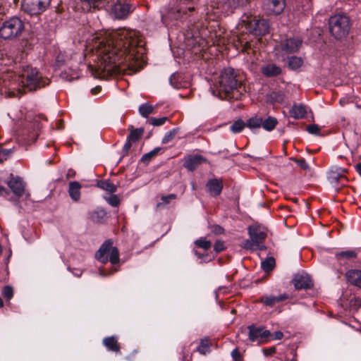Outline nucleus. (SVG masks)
I'll return each instance as SVG.
<instances>
[{
    "mask_svg": "<svg viewBox=\"0 0 361 361\" xmlns=\"http://www.w3.org/2000/svg\"><path fill=\"white\" fill-rule=\"evenodd\" d=\"M133 30H97L86 39L85 59L97 72L120 73L126 68L134 72L141 68L135 48L142 46Z\"/></svg>",
    "mask_w": 361,
    "mask_h": 361,
    "instance_id": "f257e3e1",
    "label": "nucleus"
},
{
    "mask_svg": "<svg viewBox=\"0 0 361 361\" xmlns=\"http://www.w3.org/2000/svg\"><path fill=\"white\" fill-rule=\"evenodd\" d=\"M240 33L237 36L238 42L242 48V51L249 54L252 44L247 37H244V32H249L254 36H262L267 34L269 29V23L266 19L257 18L251 14L244 13L236 26Z\"/></svg>",
    "mask_w": 361,
    "mask_h": 361,
    "instance_id": "f03ea898",
    "label": "nucleus"
},
{
    "mask_svg": "<svg viewBox=\"0 0 361 361\" xmlns=\"http://www.w3.org/2000/svg\"><path fill=\"white\" fill-rule=\"evenodd\" d=\"M195 0H171L167 6L161 11V20L166 25H170L173 21L183 18L187 11L194 10V6L188 5Z\"/></svg>",
    "mask_w": 361,
    "mask_h": 361,
    "instance_id": "7ed1b4c3",
    "label": "nucleus"
},
{
    "mask_svg": "<svg viewBox=\"0 0 361 361\" xmlns=\"http://www.w3.org/2000/svg\"><path fill=\"white\" fill-rule=\"evenodd\" d=\"M218 84L216 90L212 89V92L214 96L223 99L229 93L238 88L240 85V81L237 78V74L234 69L227 68L221 71Z\"/></svg>",
    "mask_w": 361,
    "mask_h": 361,
    "instance_id": "20e7f679",
    "label": "nucleus"
},
{
    "mask_svg": "<svg viewBox=\"0 0 361 361\" xmlns=\"http://www.w3.org/2000/svg\"><path fill=\"white\" fill-rule=\"evenodd\" d=\"M248 234L250 239L243 243L242 247L252 251L266 250V246L264 245V241L267 236L265 228L253 224L248 227Z\"/></svg>",
    "mask_w": 361,
    "mask_h": 361,
    "instance_id": "39448f33",
    "label": "nucleus"
},
{
    "mask_svg": "<svg viewBox=\"0 0 361 361\" xmlns=\"http://www.w3.org/2000/svg\"><path fill=\"white\" fill-rule=\"evenodd\" d=\"M22 77L23 87L30 91L42 88L49 83V79L44 78L37 68L27 67L23 71Z\"/></svg>",
    "mask_w": 361,
    "mask_h": 361,
    "instance_id": "423d86ee",
    "label": "nucleus"
},
{
    "mask_svg": "<svg viewBox=\"0 0 361 361\" xmlns=\"http://www.w3.org/2000/svg\"><path fill=\"white\" fill-rule=\"evenodd\" d=\"M331 34L336 39H342L347 36L350 30V20L342 14L331 16L329 21Z\"/></svg>",
    "mask_w": 361,
    "mask_h": 361,
    "instance_id": "0eeeda50",
    "label": "nucleus"
},
{
    "mask_svg": "<svg viewBox=\"0 0 361 361\" xmlns=\"http://www.w3.org/2000/svg\"><path fill=\"white\" fill-rule=\"evenodd\" d=\"M24 29L23 21L13 17L3 23L0 27V36L5 39H10L20 35Z\"/></svg>",
    "mask_w": 361,
    "mask_h": 361,
    "instance_id": "6e6552de",
    "label": "nucleus"
},
{
    "mask_svg": "<svg viewBox=\"0 0 361 361\" xmlns=\"http://www.w3.org/2000/svg\"><path fill=\"white\" fill-rule=\"evenodd\" d=\"M111 240L105 241L96 254V258L100 262L106 264L109 261L112 264H116L119 262V252L116 247H114Z\"/></svg>",
    "mask_w": 361,
    "mask_h": 361,
    "instance_id": "1a4fd4ad",
    "label": "nucleus"
},
{
    "mask_svg": "<svg viewBox=\"0 0 361 361\" xmlns=\"http://www.w3.org/2000/svg\"><path fill=\"white\" fill-rule=\"evenodd\" d=\"M11 77L9 73H4L0 76V93L10 97H19L23 94V91L20 88H17L16 79L10 80Z\"/></svg>",
    "mask_w": 361,
    "mask_h": 361,
    "instance_id": "9d476101",
    "label": "nucleus"
},
{
    "mask_svg": "<svg viewBox=\"0 0 361 361\" xmlns=\"http://www.w3.org/2000/svg\"><path fill=\"white\" fill-rule=\"evenodd\" d=\"M51 0H23L22 9L28 15L37 16L49 6Z\"/></svg>",
    "mask_w": 361,
    "mask_h": 361,
    "instance_id": "9b49d317",
    "label": "nucleus"
},
{
    "mask_svg": "<svg viewBox=\"0 0 361 361\" xmlns=\"http://www.w3.org/2000/svg\"><path fill=\"white\" fill-rule=\"evenodd\" d=\"M248 0H216L212 6L216 9L214 13L219 16H226L232 13L238 6L244 5Z\"/></svg>",
    "mask_w": 361,
    "mask_h": 361,
    "instance_id": "f8f14e48",
    "label": "nucleus"
},
{
    "mask_svg": "<svg viewBox=\"0 0 361 361\" xmlns=\"http://www.w3.org/2000/svg\"><path fill=\"white\" fill-rule=\"evenodd\" d=\"M302 39L299 37H287L281 40L279 51L282 54H290L297 52L301 47Z\"/></svg>",
    "mask_w": 361,
    "mask_h": 361,
    "instance_id": "ddd939ff",
    "label": "nucleus"
},
{
    "mask_svg": "<svg viewBox=\"0 0 361 361\" xmlns=\"http://www.w3.org/2000/svg\"><path fill=\"white\" fill-rule=\"evenodd\" d=\"M286 7V0H263L262 9L267 15H279Z\"/></svg>",
    "mask_w": 361,
    "mask_h": 361,
    "instance_id": "4468645a",
    "label": "nucleus"
},
{
    "mask_svg": "<svg viewBox=\"0 0 361 361\" xmlns=\"http://www.w3.org/2000/svg\"><path fill=\"white\" fill-rule=\"evenodd\" d=\"M248 329L249 339L252 342L257 341L262 343L266 341L270 336V331L264 329V328L261 326L251 325L248 326Z\"/></svg>",
    "mask_w": 361,
    "mask_h": 361,
    "instance_id": "2eb2a0df",
    "label": "nucleus"
},
{
    "mask_svg": "<svg viewBox=\"0 0 361 361\" xmlns=\"http://www.w3.org/2000/svg\"><path fill=\"white\" fill-rule=\"evenodd\" d=\"M6 184L16 196L21 197L23 195L25 183L20 177L18 176H14L13 174H11L9 179L6 181Z\"/></svg>",
    "mask_w": 361,
    "mask_h": 361,
    "instance_id": "dca6fc26",
    "label": "nucleus"
},
{
    "mask_svg": "<svg viewBox=\"0 0 361 361\" xmlns=\"http://www.w3.org/2000/svg\"><path fill=\"white\" fill-rule=\"evenodd\" d=\"M132 11V6L126 0H118L112 8V12L118 19L126 18Z\"/></svg>",
    "mask_w": 361,
    "mask_h": 361,
    "instance_id": "f3484780",
    "label": "nucleus"
},
{
    "mask_svg": "<svg viewBox=\"0 0 361 361\" xmlns=\"http://www.w3.org/2000/svg\"><path fill=\"white\" fill-rule=\"evenodd\" d=\"M76 4L73 6L75 10L89 11L92 8H99L103 6L109 0H75Z\"/></svg>",
    "mask_w": 361,
    "mask_h": 361,
    "instance_id": "a211bd4d",
    "label": "nucleus"
},
{
    "mask_svg": "<svg viewBox=\"0 0 361 361\" xmlns=\"http://www.w3.org/2000/svg\"><path fill=\"white\" fill-rule=\"evenodd\" d=\"M294 287L299 289H307L312 286V281L306 273H299L295 275L293 279Z\"/></svg>",
    "mask_w": 361,
    "mask_h": 361,
    "instance_id": "6ab92c4d",
    "label": "nucleus"
},
{
    "mask_svg": "<svg viewBox=\"0 0 361 361\" xmlns=\"http://www.w3.org/2000/svg\"><path fill=\"white\" fill-rule=\"evenodd\" d=\"M207 159L201 155L189 156L185 159L184 166L189 171H194Z\"/></svg>",
    "mask_w": 361,
    "mask_h": 361,
    "instance_id": "aec40b11",
    "label": "nucleus"
},
{
    "mask_svg": "<svg viewBox=\"0 0 361 361\" xmlns=\"http://www.w3.org/2000/svg\"><path fill=\"white\" fill-rule=\"evenodd\" d=\"M288 298L286 294H281L278 296L265 295L261 298L260 301L265 305L273 307L276 303L283 301Z\"/></svg>",
    "mask_w": 361,
    "mask_h": 361,
    "instance_id": "412c9836",
    "label": "nucleus"
},
{
    "mask_svg": "<svg viewBox=\"0 0 361 361\" xmlns=\"http://www.w3.org/2000/svg\"><path fill=\"white\" fill-rule=\"evenodd\" d=\"M206 186L209 192L213 196L219 195L223 188L222 183L217 179L210 180Z\"/></svg>",
    "mask_w": 361,
    "mask_h": 361,
    "instance_id": "4be33fe9",
    "label": "nucleus"
},
{
    "mask_svg": "<svg viewBox=\"0 0 361 361\" xmlns=\"http://www.w3.org/2000/svg\"><path fill=\"white\" fill-rule=\"evenodd\" d=\"M80 189L81 185L78 182L73 181L69 183L68 194L73 201L78 202L80 200Z\"/></svg>",
    "mask_w": 361,
    "mask_h": 361,
    "instance_id": "5701e85b",
    "label": "nucleus"
},
{
    "mask_svg": "<svg viewBox=\"0 0 361 361\" xmlns=\"http://www.w3.org/2000/svg\"><path fill=\"white\" fill-rule=\"evenodd\" d=\"M348 281L353 285L361 288V271L349 270L346 273Z\"/></svg>",
    "mask_w": 361,
    "mask_h": 361,
    "instance_id": "b1692460",
    "label": "nucleus"
},
{
    "mask_svg": "<svg viewBox=\"0 0 361 361\" xmlns=\"http://www.w3.org/2000/svg\"><path fill=\"white\" fill-rule=\"evenodd\" d=\"M262 72L267 77H272L279 75L281 72V69L275 64L269 63L262 67Z\"/></svg>",
    "mask_w": 361,
    "mask_h": 361,
    "instance_id": "393cba45",
    "label": "nucleus"
},
{
    "mask_svg": "<svg viewBox=\"0 0 361 361\" xmlns=\"http://www.w3.org/2000/svg\"><path fill=\"white\" fill-rule=\"evenodd\" d=\"M328 178L331 184L338 185L341 184L343 185L345 182L347 180L346 177L342 173L338 171H331L329 173Z\"/></svg>",
    "mask_w": 361,
    "mask_h": 361,
    "instance_id": "a878e982",
    "label": "nucleus"
},
{
    "mask_svg": "<svg viewBox=\"0 0 361 361\" xmlns=\"http://www.w3.org/2000/svg\"><path fill=\"white\" fill-rule=\"evenodd\" d=\"M103 344L109 350L118 352L120 350L117 339L114 336L105 338L103 340Z\"/></svg>",
    "mask_w": 361,
    "mask_h": 361,
    "instance_id": "bb28decb",
    "label": "nucleus"
},
{
    "mask_svg": "<svg viewBox=\"0 0 361 361\" xmlns=\"http://www.w3.org/2000/svg\"><path fill=\"white\" fill-rule=\"evenodd\" d=\"M262 124V118L261 117H252L247 120L246 127L250 128L251 130L255 131L257 129L260 128Z\"/></svg>",
    "mask_w": 361,
    "mask_h": 361,
    "instance_id": "cd10ccee",
    "label": "nucleus"
},
{
    "mask_svg": "<svg viewBox=\"0 0 361 361\" xmlns=\"http://www.w3.org/2000/svg\"><path fill=\"white\" fill-rule=\"evenodd\" d=\"M290 114L293 118H294L295 119L302 118L305 116L306 111L303 106L295 105L290 110Z\"/></svg>",
    "mask_w": 361,
    "mask_h": 361,
    "instance_id": "c85d7f7f",
    "label": "nucleus"
},
{
    "mask_svg": "<svg viewBox=\"0 0 361 361\" xmlns=\"http://www.w3.org/2000/svg\"><path fill=\"white\" fill-rule=\"evenodd\" d=\"M277 123L278 121L276 118L271 116H269L265 120L262 119V127L267 131H271L275 128Z\"/></svg>",
    "mask_w": 361,
    "mask_h": 361,
    "instance_id": "c756f323",
    "label": "nucleus"
},
{
    "mask_svg": "<svg viewBox=\"0 0 361 361\" xmlns=\"http://www.w3.org/2000/svg\"><path fill=\"white\" fill-rule=\"evenodd\" d=\"M357 257V253L355 250H345L337 252L336 254V257L338 260L341 259H350L355 258Z\"/></svg>",
    "mask_w": 361,
    "mask_h": 361,
    "instance_id": "7c9ffc66",
    "label": "nucleus"
},
{
    "mask_svg": "<svg viewBox=\"0 0 361 361\" xmlns=\"http://www.w3.org/2000/svg\"><path fill=\"white\" fill-rule=\"evenodd\" d=\"M154 111V107L148 103L142 104L139 107V113L140 114L147 118L149 114H152Z\"/></svg>",
    "mask_w": 361,
    "mask_h": 361,
    "instance_id": "2f4dec72",
    "label": "nucleus"
},
{
    "mask_svg": "<svg viewBox=\"0 0 361 361\" xmlns=\"http://www.w3.org/2000/svg\"><path fill=\"white\" fill-rule=\"evenodd\" d=\"M246 126V123L243 120L239 119L235 121L231 126L230 130L233 133H240Z\"/></svg>",
    "mask_w": 361,
    "mask_h": 361,
    "instance_id": "473e14b6",
    "label": "nucleus"
},
{
    "mask_svg": "<svg viewBox=\"0 0 361 361\" xmlns=\"http://www.w3.org/2000/svg\"><path fill=\"white\" fill-rule=\"evenodd\" d=\"M98 186L109 192H115L116 191V186L109 180H102L98 183Z\"/></svg>",
    "mask_w": 361,
    "mask_h": 361,
    "instance_id": "72a5a7b5",
    "label": "nucleus"
},
{
    "mask_svg": "<svg viewBox=\"0 0 361 361\" xmlns=\"http://www.w3.org/2000/svg\"><path fill=\"white\" fill-rule=\"evenodd\" d=\"M302 63V59L297 56H291L288 59V66L292 70H296L299 68Z\"/></svg>",
    "mask_w": 361,
    "mask_h": 361,
    "instance_id": "f704fd0d",
    "label": "nucleus"
},
{
    "mask_svg": "<svg viewBox=\"0 0 361 361\" xmlns=\"http://www.w3.org/2000/svg\"><path fill=\"white\" fill-rule=\"evenodd\" d=\"M275 266V260L273 257H268L262 262L261 267L265 271H271Z\"/></svg>",
    "mask_w": 361,
    "mask_h": 361,
    "instance_id": "c9c22d12",
    "label": "nucleus"
},
{
    "mask_svg": "<svg viewBox=\"0 0 361 361\" xmlns=\"http://www.w3.org/2000/svg\"><path fill=\"white\" fill-rule=\"evenodd\" d=\"M195 244L204 250H207L211 248L212 243L209 240H206L205 238H201L197 240H195Z\"/></svg>",
    "mask_w": 361,
    "mask_h": 361,
    "instance_id": "e433bc0d",
    "label": "nucleus"
},
{
    "mask_svg": "<svg viewBox=\"0 0 361 361\" xmlns=\"http://www.w3.org/2000/svg\"><path fill=\"white\" fill-rule=\"evenodd\" d=\"M143 130L142 129H135L133 130L130 135L128 136V139L132 142L137 141L141 136L142 135Z\"/></svg>",
    "mask_w": 361,
    "mask_h": 361,
    "instance_id": "4c0bfd02",
    "label": "nucleus"
},
{
    "mask_svg": "<svg viewBox=\"0 0 361 361\" xmlns=\"http://www.w3.org/2000/svg\"><path fill=\"white\" fill-rule=\"evenodd\" d=\"M197 351L203 355H205L206 353L209 352V341L202 340L200 342V345L197 347Z\"/></svg>",
    "mask_w": 361,
    "mask_h": 361,
    "instance_id": "58836bf2",
    "label": "nucleus"
},
{
    "mask_svg": "<svg viewBox=\"0 0 361 361\" xmlns=\"http://www.w3.org/2000/svg\"><path fill=\"white\" fill-rule=\"evenodd\" d=\"M176 133H177V130L176 129H173V130L167 132L165 134V135L164 136V137L162 138L161 142L163 144L168 143L169 142H170L175 137Z\"/></svg>",
    "mask_w": 361,
    "mask_h": 361,
    "instance_id": "ea45409f",
    "label": "nucleus"
},
{
    "mask_svg": "<svg viewBox=\"0 0 361 361\" xmlns=\"http://www.w3.org/2000/svg\"><path fill=\"white\" fill-rule=\"evenodd\" d=\"M304 171H308L310 166L304 159H292Z\"/></svg>",
    "mask_w": 361,
    "mask_h": 361,
    "instance_id": "a19ab883",
    "label": "nucleus"
},
{
    "mask_svg": "<svg viewBox=\"0 0 361 361\" xmlns=\"http://www.w3.org/2000/svg\"><path fill=\"white\" fill-rule=\"evenodd\" d=\"M106 212L104 209H98L95 211L92 217L94 220L101 221L106 216Z\"/></svg>",
    "mask_w": 361,
    "mask_h": 361,
    "instance_id": "79ce46f5",
    "label": "nucleus"
},
{
    "mask_svg": "<svg viewBox=\"0 0 361 361\" xmlns=\"http://www.w3.org/2000/svg\"><path fill=\"white\" fill-rule=\"evenodd\" d=\"M176 198V195L174 194H171L167 196H163L161 200V202H159L157 205V207H160L162 204H168L171 200Z\"/></svg>",
    "mask_w": 361,
    "mask_h": 361,
    "instance_id": "37998d69",
    "label": "nucleus"
},
{
    "mask_svg": "<svg viewBox=\"0 0 361 361\" xmlns=\"http://www.w3.org/2000/svg\"><path fill=\"white\" fill-rule=\"evenodd\" d=\"M3 296L7 300L11 299L13 295V290L11 286H5L2 290Z\"/></svg>",
    "mask_w": 361,
    "mask_h": 361,
    "instance_id": "c03bdc74",
    "label": "nucleus"
},
{
    "mask_svg": "<svg viewBox=\"0 0 361 361\" xmlns=\"http://www.w3.org/2000/svg\"><path fill=\"white\" fill-rule=\"evenodd\" d=\"M307 130L310 134L319 135L320 133L319 127L316 124H311L307 127Z\"/></svg>",
    "mask_w": 361,
    "mask_h": 361,
    "instance_id": "a18cd8bd",
    "label": "nucleus"
},
{
    "mask_svg": "<svg viewBox=\"0 0 361 361\" xmlns=\"http://www.w3.org/2000/svg\"><path fill=\"white\" fill-rule=\"evenodd\" d=\"M61 76L63 80H66L68 81H72L75 79L78 78V75L76 73L69 75L66 71L63 72L61 73Z\"/></svg>",
    "mask_w": 361,
    "mask_h": 361,
    "instance_id": "49530a36",
    "label": "nucleus"
},
{
    "mask_svg": "<svg viewBox=\"0 0 361 361\" xmlns=\"http://www.w3.org/2000/svg\"><path fill=\"white\" fill-rule=\"evenodd\" d=\"M166 119H167L166 117H162V118H152L150 119V121H151V123L152 126H159L163 125L165 123V121H166Z\"/></svg>",
    "mask_w": 361,
    "mask_h": 361,
    "instance_id": "de8ad7c7",
    "label": "nucleus"
},
{
    "mask_svg": "<svg viewBox=\"0 0 361 361\" xmlns=\"http://www.w3.org/2000/svg\"><path fill=\"white\" fill-rule=\"evenodd\" d=\"M106 201L110 205L113 207H116L119 204V199L116 195H111L106 199Z\"/></svg>",
    "mask_w": 361,
    "mask_h": 361,
    "instance_id": "09e8293b",
    "label": "nucleus"
},
{
    "mask_svg": "<svg viewBox=\"0 0 361 361\" xmlns=\"http://www.w3.org/2000/svg\"><path fill=\"white\" fill-rule=\"evenodd\" d=\"M214 249L216 251V252L219 253L224 250V242L221 240H217L214 246Z\"/></svg>",
    "mask_w": 361,
    "mask_h": 361,
    "instance_id": "8fccbe9b",
    "label": "nucleus"
},
{
    "mask_svg": "<svg viewBox=\"0 0 361 361\" xmlns=\"http://www.w3.org/2000/svg\"><path fill=\"white\" fill-rule=\"evenodd\" d=\"M152 153H150V152L147 154H145L142 157L141 161L144 163L148 164L150 161V160L152 159V158L154 157V156H152Z\"/></svg>",
    "mask_w": 361,
    "mask_h": 361,
    "instance_id": "3c124183",
    "label": "nucleus"
},
{
    "mask_svg": "<svg viewBox=\"0 0 361 361\" xmlns=\"http://www.w3.org/2000/svg\"><path fill=\"white\" fill-rule=\"evenodd\" d=\"M177 76L176 75H172L170 78V83L175 88H180L181 85L176 82Z\"/></svg>",
    "mask_w": 361,
    "mask_h": 361,
    "instance_id": "603ef678",
    "label": "nucleus"
},
{
    "mask_svg": "<svg viewBox=\"0 0 361 361\" xmlns=\"http://www.w3.org/2000/svg\"><path fill=\"white\" fill-rule=\"evenodd\" d=\"M283 333L281 332V331H276L274 332L273 334H270V336L269 337H271V338L272 340H280L283 338Z\"/></svg>",
    "mask_w": 361,
    "mask_h": 361,
    "instance_id": "864d4df0",
    "label": "nucleus"
},
{
    "mask_svg": "<svg viewBox=\"0 0 361 361\" xmlns=\"http://www.w3.org/2000/svg\"><path fill=\"white\" fill-rule=\"evenodd\" d=\"M11 153V150L3 149L1 145H0V155H3L6 157Z\"/></svg>",
    "mask_w": 361,
    "mask_h": 361,
    "instance_id": "5fc2aeb1",
    "label": "nucleus"
},
{
    "mask_svg": "<svg viewBox=\"0 0 361 361\" xmlns=\"http://www.w3.org/2000/svg\"><path fill=\"white\" fill-rule=\"evenodd\" d=\"M231 356L233 358L234 360H238L240 357V353L238 352V349L235 348L232 350L231 352Z\"/></svg>",
    "mask_w": 361,
    "mask_h": 361,
    "instance_id": "6e6d98bb",
    "label": "nucleus"
},
{
    "mask_svg": "<svg viewBox=\"0 0 361 361\" xmlns=\"http://www.w3.org/2000/svg\"><path fill=\"white\" fill-rule=\"evenodd\" d=\"M9 195V192L3 186L0 185V195L7 196Z\"/></svg>",
    "mask_w": 361,
    "mask_h": 361,
    "instance_id": "4d7b16f0",
    "label": "nucleus"
},
{
    "mask_svg": "<svg viewBox=\"0 0 361 361\" xmlns=\"http://www.w3.org/2000/svg\"><path fill=\"white\" fill-rule=\"evenodd\" d=\"M131 142L130 140H129L128 138H127V142L125 143L124 146H123V150L126 151V152H128L129 150V149L131 147Z\"/></svg>",
    "mask_w": 361,
    "mask_h": 361,
    "instance_id": "13d9d810",
    "label": "nucleus"
},
{
    "mask_svg": "<svg viewBox=\"0 0 361 361\" xmlns=\"http://www.w3.org/2000/svg\"><path fill=\"white\" fill-rule=\"evenodd\" d=\"M160 149H161V148H159V147L154 148L153 150H152L150 152V153H152V155L155 157L158 154V152L160 151Z\"/></svg>",
    "mask_w": 361,
    "mask_h": 361,
    "instance_id": "bf43d9fd",
    "label": "nucleus"
},
{
    "mask_svg": "<svg viewBox=\"0 0 361 361\" xmlns=\"http://www.w3.org/2000/svg\"><path fill=\"white\" fill-rule=\"evenodd\" d=\"M100 91V87H96L94 88H92L91 90V92L93 94H97Z\"/></svg>",
    "mask_w": 361,
    "mask_h": 361,
    "instance_id": "052dcab7",
    "label": "nucleus"
},
{
    "mask_svg": "<svg viewBox=\"0 0 361 361\" xmlns=\"http://www.w3.org/2000/svg\"><path fill=\"white\" fill-rule=\"evenodd\" d=\"M355 169L357 171V173L361 176V163H358L355 166Z\"/></svg>",
    "mask_w": 361,
    "mask_h": 361,
    "instance_id": "680f3d73",
    "label": "nucleus"
},
{
    "mask_svg": "<svg viewBox=\"0 0 361 361\" xmlns=\"http://www.w3.org/2000/svg\"><path fill=\"white\" fill-rule=\"evenodd\" d=\"M224 229L221 226H216L215 228V232L217 233H223Z\"/></svg>",
    "mask_w": 361,
    "mask_h": 361,
    "instance_id": "e2e57ef3",
    "label": "nucleus"
},
{
    "mask_svg": "<svg viewBox=\"0 0 361 361\" xmlns=\"http://www.w3.org/2000/svg\"><path fill=\"white\" fill-rule=\"evenodd\" d=\"M73 274L76 276H80L82 275V271L76 269L75 271H73Z\"/></svg>",
    "mask_w": 361,
    "mask_h": 361,
    "instance_id": "0e129e2a",
    "label": "nucleus"
},
{
    "mask_svg": "<svg viewBox=\"0 0 361 361\" xmlns=\"http://www.w3.org/2000/svg\"><path fill=\"white\" fill-rule=\"evenodd\" d=\"M99 274H100V276H107V275H109L110 274H106V273H105L104 271H102V270H101V269H100V270H99Z\"/></svg>",
    "mask_w": 361,
    "mask_h": 361,
    "instance_id": "69168bd1",
    "label": "nucleus"
},
{
    "mask_svg": "<svg viewBox=\"0 0 361 361\" xmlns=\"http://www.w3.org/2000/svg\"><path fill=\"white\" fill-rule=\"evenodd\" d=\"M4 305L3 300L0 298V307H2Z\"/></svg>",
    "mask_w": 361,
    "mask_h": 361,
    "instance_id": "338daca9",
    "label": "nucleus"
},
{
    "mask_svg": "<svg viewBox=\"0 0 361 361\" xmlns=\"http://www.w3.org/2000/svg\"><path fill=\"white\" fill-rule=\"evenodd\" d=\"M37 136V133H34L32 135V138L36 139Z\"/></svg>",
    "mask_w": 361,
    "mask_h": 361,
    "instance_id": "774afa93",
    "label": "nucleus"
}]
</instances>
